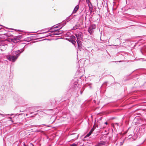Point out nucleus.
I'll list each match as a JSON object with an SVG mask.
<instances>
[{
	"mask_svg": "<svg viewBox=\"0 0 146 146\" xmlns=\"http://www.w3.org/2000/svg\"><path fill=\"white\" fill-rule=\"evenodd\" d=\"M54 26H53L47 29H46L48 30V31L46 32L42 33H40L39 34L46 33L48 32H51L48 35H45L44 37H46L51 35H60V34H62L63 33V31L59 30V29H61L63 27V26L61 27L60 25H58L55 27Z\"/></svg>",
	"mask_w": 146,
	"mask_h": 146,
	"instance_id": "f257e3e1",
	"label": "nucleus"
},
{
	"mask_svg": "<svg viewBox=\"0 0 146 146\" xmlns=\"http://www.w3.org/2000/svg\"><path fill=\"white\" fill-rule=\"evenodd\" d=\"M24 50L23 48L21 50H17L16 51L14 50L12 51L13 54L7 56V58L12 62H14L19 56L20 54L22 53Z\"/></svg>",
	"mask_w": 146,
	"mask_h": 146,
	"instance_id": "f03ea898",
	"label": "nucleus"
},
{
	"mask_svg": "<svg viewBox=\"0 0 146 146\" xmlns=\"http://www.w3.org/2000/svg\"><path fill=\"white\" fill-rule=\"evenodd\" d=\"M77 40H76V41L77 42L78 46V47L79 44H80L81 41L80 40L82 39L83 37V35L82 33L81 32H79L75 33V34Z\"/></svg>",
	"mask_w": 146,
	"mask_h": 146,
	"instance_id": "7ed1b4c3",
	"label": "nucleus"
},
{
	"mask_svg": "<svg viewBox=\"0 0 146 146\" xmlns=\"http://www.w3.org/2000/svg\"><path fill=\"white\" fill-rule=\"evenodd\" d=\"M5 41H0V50L1 51L3 50L6 48L7 44Z\"/></svg>",
	"mask_w": 146,
	"mask_h": 146,
	"instance_id": "20e7f679",
	"label": "nucleus"
},
{
	"mask_svg": "<svg viewBox=\"0 0 146 146\" xmlns=\"http://www.w3.org/2000/svg\"><path fill=\"white\" fill-rule=\"evenodd\" d=\"M70 38H66V39L75 45V44H76V37L72 35L70 36Z\"/></svg>",
	"mask_w": 146,
	"mask_h": 146,
	"instance_id": "39448f33",
	"label": "nucleus"
},
{
	"mask_svg": "<svg viewBox=\"0 0 146 146\" xmlns=\"http://www.w3.org/2000/svg\"><path fill=\"white\" fill-rule=\"evenodd\" d=\"M96 26L95 25H91L88 30V32L91 35L93 33L94 30L96 29Z\"/></svg>",
	"mask_w": 146,
	"mask_h": 146,
	"instance_id": "423d86ee",
	"label": "nucleus"
},
{
	"mask_svg": "<svg viewBox=\"0 0 146 146\" xmlns=\"http://www.w3.org/2000/svg\"><path fill=\"white\" fill-rule=\"evenodd\" d=\"M86 3L88 4L89 8V11L90 12H92L93 10V6L92 3L89 0H86Z\"/></svg>",
	"mask_w": 146,
	"mask_h": 146,
	"instance_id": "0eeeda50",
	"label": "nucleus"
},
{
	"mask_svg": "<svg viewBox=\"0 0 146 146\" xmlns=\"http://www.w3.org/2000/svg\"><path fill=\"white\" fill-rule=\"evenodd\" d=\"M71 84L72 85V88H76L78 86V83L76 81V80H73L71 82Z\"/></svg>",
	"mask_w": 146,
	"mask_h": 146,
	"instance_id": "6e6552de",
	"label": "nucleus"
},
{
	"mask_svg": "<svg viewBox=\"0 0 146 146\" xmlns=\"http://www.w3.org/2000/svg\"><path fill=\"white\" fill-rule=\"evenodd\" d=\"M106 142L104 141H102L100 142L97 145V146H102L105 144Z\"/></svg>",
	"mask_w": 146,
	"mask_h": 146,
	"instance_id": "1a4fd4ad",
	"label": "nucleus"
},
{
	"mask_svg": "<svg viewBox=\"0 0 146 146\" xmlns=\"http://www.w3.org/2000/svg\"><path fill=\"white\" fill-rule=\"evenodd\" d=\"M79 8V5H77L74 8L73 13H76Z\"/></svg>",
	"mask_w": 146,
	"mask_h": 146,
	"instance_id": "9d476101",
	"label": "nucleus"
},
{
	"mask_svg": "<svg viewBox=\"0 0 146 146\" xmlns=\"http://www.w3.org/2000/svg\"><path fill=\"white\" fill-rule=\"evenodd\" d=\"M70 20V19L69 18H67L66 19V20L64 21L62 23V26H63H63H64L66 24V22H68Z\"/></svg>",
	"mask_w": 146,
	"mask_h": 146,
	"instance_id": "9b49d317",
	"label": "nucleus"
},
{
	"mask_svg": "<svg viewBox=\"0 0 146 146\" xmlns=\"http://www.w3.org/2000/svg\"><path fill=\"white\" fill-rule=\"evenodd\" d=\"M71 135H73V136L72 137V138H74L75 139H77L78 138V135H77L76 133H74V134H71Z\"/></svg>",
	"mask_w": 146,
	"mask_h": 146,
	"instance_id": "f8f14e48",
	"label": "nucleus"
},
{
	"mask_svg": "<svg viewBox=\"0 0 146 146\" xmlns=\"http://www.w3.org/2000/svg\"><path fill=\"white\" fill-rule=\"evenodd\" d=\"M95 129V127L94 126L91 129L90 131L89 132L91 134L92 133V132L94 131V130Z\"/></svg>",
	"mask_w": 146,
	"mask_h": 146,
	"instance_id": "ddd939ff",
	"label": "nucleus"
},
{
	"mask_svg": "<svg viewBox=\"0 0 146 146\" xmlns=\"http://www.w3.org/2000/svg\"><path fill=\"white\" fill-rule=\"evenodd\" d=\"M13 114H11V115H9V114H5V115H4L3 114H1V113H0V115H1L3 117H5V116L6 115H10L11 116L12 115H13Z\"/></svg>",
	"mask_w": 146,
	"mask_h": 146,
	"instance_id": "4468645a",
	"label": "nucleus"
},
{
	"mask_svg": "<svg viewBox=\"0 0 146 146\" xmlns=\"http://www.w3.org/2000/svg\"><path fill=\"white\" fill-rule=\"evenodd\" d=\"M13 114H11V115H9V114H5V115H4L3 114H1V113H0V115H1L3 117H5V116L6 115H10L11 116L12 115H13Z\"/></svg>",
	"mask_w": 146,
	"mask_h": 146,
	"instance_id": "2eb2a0df",
	"label": "nucleus"
},
{
	"mask_svg": "<svg viewBox=\"0 0 146 146\" xmlns=\"http://www.w3.org/2000/svg\"><path fill=\"white\" fill-rule=\"evenodd\" d=\"M91 133L89 132L85 136V137H89L91 135Z\"/></svg>",
	"mask_w": 146,
	"mask_h": 146,
	"instance_id": "dca6fc26",
	"label": "nucleus"
},
{
	"mask_svg": "<svg viewBox=\"0 0 146 146\" xmlns=\"http://www.w3.org/2000/svg\"><path fill=\"white\" fill-rule=\"evenodd\" d=\"M78 145V143L76 144V143H73L71 145H70V146H77Z\"/></svg>",
	"mask_w": 146,
	"mask_h": 146,
	"instance_id": "f3484780",
	"label": "nucleus"
},
{
	"mask_svg": "<svg viewBox=\"0 0 146 146\" xmlns=\"http://www.w3.org/2000/svg\"><path fill=\"white\" fill-rule=\"evenodd\" d=\"M42 125H43L46 126L47 127H49L50 126H49V125H47L46 124H43L41 125H40L39 126H41Z\"/></svg>",
	"mask_w": 146,
	"mask_h": 146,
	"instance_id": "a211bd4d",
	"label": "nucleus"
},
{
	"mask_svg": "<svg viewBox=\"0 0 146 146\" xmlns=\"http://www.w3.org/2000/svg\"><path fill=\"white\" fill-rule=\"evenodd\" d=\"M81 71L80 72H82V73H83L84 72V70L83 69V68H82V69H81ZM82 75H83V73L82 74Z\"/></svg>",
	"mask_w": 146,
	"mask_h": 146,
	"instance_id": "6ab92c4d",
	"label": "nucleus"
},
{
	"mask_svg": "<svg viewBox=\"0 0 146 146\" xmlns=\"http://www.w3.org/2000/svg\"><path fill=\"white\" fill-rule=\"evenodd\" d=\"M88 87L90 89H91L92 88L91 84H89L88 85Z\"/></svg>",
	"mask_w": 146,
	"mask_h": 146,
	"instance_id": "aec40b11",
	"label": "nucleus"
},
{
	"mask_svg": "<svg viewBox=\"0 0 146 146\" xmlns=\"http://www.w3.org/2000/svg\"><path fill=\"white\" fill-rule=\"evenodd\" d=\"M135 8L136 9V10H141V9L140 8H137V7H135Z\"/></svg>",
	"mask_w": 146,
	"mask_h": 146,
	"instance_id": "412c9836",
	"label": "nucleus"
},
{
	"mask_svg": "<svg viewBox=\"0 0 146 146\" xmlns=\"http://www.w3.org/2000/svg\"><path fill=\"white\" fill-rule=\"evenodd\" d=\"M9 118L10 119V120L12 122H13V121L12 120V118L11 117H9Z\"/></svg>",
	"mask_w": 146,
	"mask_h": 146,
	"instance_id": "4be33fe9",
	"label": "nucleus"
},
{
	"mask_svg": "<svg viewBox=\"0 0 146 146\" xmlns=\"http://www.w3.org/2000/svg\"><path fill=\"white\" fill-rule=\"evenodd\" d=\"M14 43H16L18 41H17L15 39L13 41Z\"/></svg>",
	"mask_w": 146,
	"mask_h": 146,
	"instance_id": "5701e85b",
	"label": "nucleus"
},
{
	"mask_svg": "<svg viewBox=\"0 0 146 146\" xmlns=\"http://www.w3.org/2000/svg\"><path fill=\"white\" fill-rule=\"evenodd\" d=\"M105 123L106 124V125H107L108 124V123L107 122H105Z\"/></svg>",
	"mask_w": 146,
	"mask_h": 146,
	"instance_id": "b1692460",
	"label": "nucleus"
},
{
	"mask_svg": "<svg viewBox=\"0 0 146 146\" xmlns=\"http://www.w3.org/2000/svg\"><path fill=\"white\" fill-rule=\"evenodd\" d=\"M80 92L81 94H82V92L81 90L80 91Z\"/></svg>",
	"mask_w": 146,
	"mask_h": 146,
	"instance_id": "393cba45",
	"label": "nucleus"
},
{
	"mask_svg": "<svg viewBox=\"0 0 146 146\" xmlns=\"http://www.w3.org/2000/svg\"><path fill=\"white\" fill-rule=\"evenodd\" d=\"M114 124H115V125H118V123H114Z\"/></svg>",
	"mask_w": 146,
	"mask_h": 146,
	"instance_id": "a878e982",
	"label": "nucleus"
},
{
	"mask_svg": "<svg viewBox=\"0 0 146 146\" xmlns=\"http://www.w3.org/2000/svg\"><path fill=\"white\" fill-rule=\"evenodd\" d=\"M121 145H122L123 143V142H121Z\"/></svg>",
	"mask_w": 146,
	"mask_h": 146,
	"instance_id": "bb28decb",
	"label": "nucleus"
},
{
	"mask_svg": "<svg viewBox=\"0 0 146 146\" xmlns=\"http://www.w3.org/2000/svg\"><path fill=\"white\" fill-rule=\"evenodd\" d=\"M24 146H28V145H25V143H24Z\"/></svg>",
	"mask_w": 146,
	"mask_h": 146,
	"instance_id": "cd10ccee",
	"label": "nucleus"
},
{
	"mask_svg": "<svg viewBox=\"0 0 146 146\" xmlns=\"http://www.w3.org/2000/svg\"><path fill=\"white\" fill-rule=\"evenodd\" d=\"M129 136H132V135H129Z\"/></svg>",
	"mask_w": 146,
	"mask_h": 146,
	"instance_id": "c85d7f7f",
	"label": "nucleus"
},
{
	"mask_svg": "<svg viewBox=\"0 0 146 146\" xmlns=\"http://www.w3.org/2000/svg\"><path fill=\"white\" fill-rule=\"evenodd\" d=\"M56 30H53L52 31H55Z\"/></svg>",
	"mask_w": 146,
	"mask_h": 146,
	"instance_id": "c756f323",
	"label": "nucleus"
},
{
	"mask_svg": "<svg viewBox=\"0 0 146 146\" xmlns=\"http://www.w3.org/2000/svg\"><path fill=\"white\" fill-rule=\"evenodd\" d=\"M80 72V71H79V72H80V73L81 72Z\"/></svg>",
	"mask_w": 146,
	"mask_h": 146,
	"instance_id": "7c9ffc66",
	"label": "nucleus"
},
{
	"mask_svg": "<svg viewBox=\"0 0 146 146\" xmlns=\"http://www.w3.org/2000/svg\"><path fill=\"white\" fill-rule=\"evenodd\" d=\"M90 5L91 6V4H90Z\"/></svg>",
	"mask_w": 146,
	"mask_h": 146,
	"instance_id": "2f4dec72",
	"label": "nucleus"
},
{
	"mask_svg": "<svg viewBox=\"0 0 146 146\" xmlns=\"http://www.w3.org/2000/svg\"><path fill=\"white\" fill-rule=\"evenodd\" d=\"M146 61V60H145Z\"/></svg>",
	"mask_w": 146,
	"mask_h": 146,
	"instance_id": "473e14b6",
	"label": "nucleus"
}]
</instances>
